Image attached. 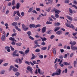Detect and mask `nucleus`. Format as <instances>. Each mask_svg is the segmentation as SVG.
Returning <instances> with one entry per match:
<instances>
[{
    "label": "nucleus",
    "instance_id": "1",
    "mask_svg": "<svg viewBox=\"0 0 77 77\" xmlns=\"http://www.w3.org/2000/svg\"><path fill=\"white\" fill-rule=\"evenodd\" d=\"M12 26H13L14 27H15V28L17 30L19 31V32H21V30L18 27V26H17V22H14L13 23L11 24Z\"/></svg>",
    "mask_w": 77,
    "mask_h": 77
},
{
    "label": "nucleus",
    "instance_id": "2",
    "mask_svg": "<svg viewBox=\"0 0 77 77\" xmlns=\"http://www.w3.org/2000/svg\"><path fill=\"white\" fill-rule=\"evenodd\" d=\"M65 25L67 27H69V28L72 29L73 30H75V26L72 24H71L70 25L69 24L66 23L65 24Z\"/></svg>",
    "mask_w": 77,
    "mask_h": 77
},
{
    "label": "nucleus",
    "instance_id": "3",
    "mask_svg": "<svg viewBox=\"0 0 77 77\" xmlns=\"http://www.w3.org/2000/svg\"><path fill=\"white\" fill-rule=\"evenodd\" d=\"M27 69L28 71H29L31 73V74H32L33 73V72L32 71L33 70V69H32V67L28 66L26 68Z\"/></svg>",
    "mask_w": 77,
    "mask_h": 77
},
{
    "label": "nucleus",
    "instance_id": "4",
    "mask_svg": "<svg viewBox=\"0 0 77 77\" xmlns=\"http://www.w3.org/2000/svg\"><path fill=\"white\" fill-rule=\"evenodd\" d=\"M52 12H55L56 14H59V13H60V11L58 10H57L56 8H54L52 11Z\"/></svg>",
    "mask_w": 77,
    "mask_h": 77
},
{
    "label": "nucleus",
    "instance_id": "5",
    "mask_svg": "<svg viewBox=\"0 0 77 77\" xmlns=\"http://www.w3.org/2000/svg\"><path fill=\"white\" fill-rule=\"evenodd\" d=\"M61 72H62V70L61 69H57L55 72L58 74V75H60L61 74Z\"/></svg>",
    "mask_w": 77,
    "mask_h": 77
},
{
    "label": "nucleus",
    "instance_id": "6",
    "mask_svg": "<svg viewBox=\"0 0 77 77\" xmlns=\"http://www.w3.org/2000/svg\"><path fill=\"white\" fill-rule=\"evenodd\" d=\"M22 29L24 31H26V30H27L28 29H29V28L26 27V26L24 24H23L22 25Z\"/></svg>",
    "mask_w": 77,
    "mask_h": 77
},
{
    "label": "nucleus",
    "instance_id": "7",
    "mask_svg": "<svg viewBox=\"0 0 77 77\" xmlns=\"http://www.w3.org/2000/svg\"><path fill=\"white\" fill-rule=\"evenodd\" d=\"M69 44H71V47H74V45H75L76 44V42H73L72 43V41L70 42L69 43Z\"/></svg>",
    "mask_w": 77,
    "mask_h": 77
},
{
    "label": "nucleus",
    "instance_id": "8",
    "mask_svg": "<svg viewBox=\"0 0 77 77\" xmlns=\"http://www.w3.org/2000/svg\"><path fill=\"white\" fill-rule=\"evenodd\" d=\"M46 30H47V28L46 27H43L42 30V33H45V32L46 31Z\"/></svg>",
    "mask_w": 77,
    "mask_h": 77
},
{
    "label": "nucleus",
    "instance_id": "9",
    "mask_svg": "<svg viewBox=\"0 0 77 77\" xmlns=\"http://www.w3.org/2000/svg\"><path fill=\"white\" fill-rule=\"evenodd\" d=\"M37 71L38 73L39 74H40L42 75V74L44 73V71H43L42 72H41V70H40V69H38Z\"/></svg>",
    "mask_w": 77,
    "mask_h": 77
},
{
    "label": "nucleus",
    "instance_id": "10",
    "mask_svg": "<svg viewBox=\"0 0 77 77\" xmlns=\"http://www.w3.org/2000/svg\"><path fill=\"white\" fill-rule=\"evenodd\" d=\"M71 49H72V50L74 51H75V50H77V46H72V47H71Z\"/></svg>",
    "mask_w": 77,
    "mask_h": 77
},
{
    "label": "nucleus",
    "instance_id": "11",
    "mask_svg": "<svg viewBox=\"0 0 77 77\" xmlns=\"http://www.w3.org/2000/svg\"><path fill=\"white\" fill-rule=\"evenodd\" d=\"M9 40H10V41H15V42H17V40L15 39V38L14 37H10L9 38Z\"/></svg>",
    "mask_w": 77,
    "mask_h": 77
},
{
    "label": "nucleus",
    "instance_id": "12",
    "mask_svg": "<svg viewBox=\"0 0 77 77\" xmlns=\"http://www.w3.org/2000/svg\"><path fill=\"white\" fill-rule=\"evenodd\" d=\"M63 64L64 65H66V66H68V65H70V63H69L66 62H64L63 63Z\"/></svg>",
    "mask_w": 77,
    "mask_h": 77
},
{
    "label": "nucleus",
    "instance_id": "13",
    "mask_svg": "<svg viewBox=\"0 0 77 77\" xmlns=\"http://www.w3.org/2000/svg\"><path fill=\"white\" fill-rule=\"evenodd\" d=\"M41 39H42V42H44V41H47V38L45 37L43 38L40 37Z\"/></svg>",
    "mask_w": 77,
    "mask_h": 77
},
{
    "label": "nucleus",
    "instance_id": "14",
    "mask_svg": "<svg viewBox=\"0 0 77 77\" xmlns=\"http://www.w3.org/2000/svg\"><path fill=\"white\" fill-rule=\"evenodd\" d=\"M27 49V50H26L25 51V54H27V53H29V51H30L29 48H28Z\"/></svg>",
    "mask_w": 77,
    "mask_h": 77
},
{
    "label": "nucleus",
    "instance_id": "15",
    "mask_svg": "<svg viewBox=\"0 0 77 77\" xmlns=\"http://www.w3.org/2000/svg\"><path fill=\"white\" fill-rule=\"evenodd\" d=\"M66 17L68 18V19L70 20V21H72V18L70 16H66Z\"/></svg>",
    "mask_w": 77,
    "mask_h": 77
},
{
    "label": "nucleus",
    "instance_id": "16",
    "mask_svg": "<svg viewBox=\"0 0 77 77\" xmlns=\"http://www.w3.org/2000/svg\"><path fill=\"white\" fill-rule=\"evenodd\" d=\"M60 27H57L55 28L54 30V32H57V30H59L60 29Z\"/></svg>",
    "mask_w": 77,
    "mask_h": 77
},
{
    "label": "nucleus",
    "instance_id": "17",
    "mask_svg": "<svg viewBox=\"0 0 77 77\" xmlns=\"http://www.w3.org/2000/svg\"><path fill=\"white\" fill-rule=\"evenodd\" d=\"M20 3H17L16 5V9H18L19 8H20Z\"/></svg>",
    "mask_w": 77,
    "mask_h": 77
},
{
    "label": "nucleus",
    "instance_id": "18",
    "mask_svg": "<svg viewBox=\"0 0 77 77\" xmlns=\"http://www.w3.org/2000/svg\"><path fill=\"white\" fill-rule=\"evenodd\" d=\"M16 12L17 15H18V16H19V17H20V18H22V17H21V16L20 15V12L19 11H17Z\"/></svg>",
    "mask_w": 77,
    "mask_h": 77
},
{
    "label": "nucleus",
    "instance_id": "19",
    "mask_svg": "<svg viewBox=\"0 0 77 77\" xmlns=\"http://www.w3.org/2000/svg\"><path fill=\"white\" fill-rule=\"evenodd\" d=\"M60 25V23H54L55 26H59Z\"/></svg>",
    "mask_w": 77,
    "mask_h": 77
},
{
    "label": "nucleus",
    "instance_id": "20",
    "mask_svg": "<svg viewBox=\"0 0 77 77\" xmlns=\"http://www.w3.org/2000/svg\"><path fill=\"white\" fill-rule=\"evenodd\" d=\"M17 51L18 50H16L13 52V57L15 56V55L16 54H17Z\"/></svg>",
    "mask_w": 77,
    "mask_h": 77
},
{
    "label": "nucleus",
    "instance_id": "21",
    "mask_svg": "<svg viewBox=\"0 0 77 77\" xmlns=\"http://www.w3.org/2000/svg\"><path fill=\"white\" fill-rule=\"evenodd\" d=\"M35 25L33 24H30L29 25V27L30 28H32V27H33V28L35 27Z\"/></svg>",
    "mask_w": 77,
    "mask_h": 77
},
{
    "label": "nucleus",
    "instance_id": "22",
    "mask_svg": "<svg viewBox=\"0 0 77 77\" xmlns=\"http://www.w3.org/2000/svg\"><path fill=\"white\" fill-rule=\"evenodd\" d=\"M56 34H57V35H61L62 33V31H58L56 32Z\"/></svg>",
    "mask_w": 77,
    "mask_h": 77
},
{
    "label": "nucleus",
    "instance_id": "23",
    "mask_svg": "<svg viewBox=\"0 0 77 77\" xmlns=\"http://www.w3.org/2000/svg\"><path fill=\"white\" fill-rule=\"evenodd\" d=\"M58 75V73H56V72H54L51 74V75L53 77H54V75Z\"/></svg>",
    "mask_w": 77,
    "mask_h": 77
},
{
    "label": "nucleus",
    "instance_id": "24",
    "mask_svg": "<svg viewBox=\"0 0 77 77\" xmlns=\"http://www.w3.org/2000/svg\"><path fill=\"white\" fill-rule=\"evenodd\" d=\"M12 70L14 72H17L18 71V69L15 67L13 68Z\"/></svg>",
    "mask_w": 77,
    "mask_h": 77
},
{
    "label": "nucleus",
    "instance_id": "25",
    "mask_svg": "<svg viewBox=\"0 0 77 77\" xmlns=\"http://www.w3.org/2000/svg\"><path fill=\"white\" fill-rule=\"evenodd\" d=\"M53 53L54 55H55V54H56V48H54L53 49Z\"/></svg>",
    "mask_w": 77,
    "mask_h": 77
},
{
    "label": "nucleus",
    "instance_id": "26",
    "mask_svg": "<svg viewBox=\"0 0 77 77\" xmlns=\"http://www.w3.org/2000/svg\"><path fill=\"white\" fill-rule=\"evenodd\" d=\"M2 41H5V35H2Z\"/></svg>",
    "mask_w": 77,
    "mask_h": 77
},
{
    "label": "nucleus",
    "instance_id": "27",
    "mask_svg": "<svg viewBox=\"0 0 77 77\" xmlns=\"http://www.w3.org/2000/svg\"><path fill=\"white\" fill-rule=\"evenodd\" d=\"M51 30H49L48 31L46 32L47 34L48 35V34H51Z\"/></svg>",
    "mask_w": 77,
    "mask_h": 77
},
{
    "label": "nucleus",
    "instance_id": "28",
    "mask_svg": "<svg viewBox=\"0 0 77 77\" xmlns=\"http://www.w3.org/2000/svg\"><path fill=\"white\" fill-rule=\"evenodd\" d=\"M14 68V66L12 65H11L10 66L9 69V71H11L12 70V69Z\"/></svg>",
    "mask_w": 77,
    "mask_h": 77
},
{
    "label": "nucleus",
    "instance_id": "29",
    "mask_svg": "<svg viewBox=\"0 0 77 77\" xmlns=\"http://www.w3.org/2000/svg\"><path fill=\"white\" fill-rule=\"evenodd\" d=\"M31 31H29L27 32V34L28 35V36H30L31 35Z\"/></svg>",
    "mask_w": 77,
    "mask_h": 77
},
{
    "label": "nucleus",
    "instance_id": "30",
    "mask_svg": "<svg viewBox=\"0 0 77 77\" xmlns=\"http://www.w3.org/2000/svg\"><path fill=\"white\" fill-rule=\"evenodd\" d=\"M32 57L31 58V60H33V59H35V55L33 54H32Z\"/></svg>",
    "mask_w": 77,
    "mask_h": 77
},
{
    "label": "nucleus",
    "instance_id": "31",
    "mask_svg": "<svg viewBox=\"0 0 77 77\" xmlns=\"http://www.w3.org/2000/svg\"><path fill=\"white\" fill-rule=\"evenodd\" d=\"M67 72H68L67 69H66L65 70H64L63 71V73L65 72V73H67Z\"/></svg>",
    "mask_w": 77,
    "mask_h": 77
},
{
    "label": "nucleus",
    "instance_id": "32",
    "mask_svg": "<svg viewBox=\"0 0 77 77\" xmlns=\"http://www.w3.org/2000/svg\"><path fill=\"white\" fill-rule=\"evenodd\" d=\"M40 51L41 50H40L39 48H37L35 50V52H37V53H39V52H40Z\"/></svg>",
    "mask_w": 77,
    "mask_h": 77
},
{
    "label": "nucleus",
    "instance_id": "33",
    "mask_svg": "<svg viewBox=\"0 0 77 77\" xmlns=\"http://www.w3.org/2000/svg\"><path fill=\"white\" fill-rule=\"evenodd\" d=\"M69 12L71 14H73V12L72 10V9L70 8H69Z\"/></svg>",
    "mask_w": 77,
    "mask_h": 77
},
{
    "label": "nucleus",
    "instance_id": "34",
    "mask_svg": "<svg viewBox=\"0 0 77 77\" xmlns=\"http://www.w3.org/2000/svg\"><path fill=\"white\" fill-rule=\"evenodd\" d=\"M16 45H17V46H21V43H16Z\"/></svg>",
    "mask_w": 77,
    "mask_h": 77
},
{
    "label": "nucleus",
    "instance_id": "35",
    "mask_svg": "<svg viewBox=\"0 0 77 77\" xmlns=\"http://www.w3.org/2000/svg\"><path fill=\"white\" fill-rule=\"evenodd\" d=\"M47 49V47H43L41 48L42 50H45Z\"/></svg>",
    "mask_w": 77,
    "mask_h": 77
},
{
    "label": "nucleus",
    "instance_id": "36",
    "mask_svg": "<svg viewBox=\"0 0 77 77\" xmlns=\"http://www.w3.org/2000/svg\"><path fill=\"white\" fill-rule=\"evenodd\" d=\"M18 60H19V63L20 64H21V63H22V60H21L20 59V58L18 59Z\"/></svg>",
    "mask_w": 77,
    "mask_h": 77
},
{
    "label": "nucleus",
    "instance_id": "37",
    "mask_svg": "<svg viewBox=\"0 0 77 77\" xmlns=\"http://www.w3.org/2000/svg\"><path fill=\"white\" fill-rule=\"evenodd\" d=\"M46 24H52V22L50 21H49V22L47 21L46 22Z\"/></svg>",
    "mask_w": 77,
    "mask_h": 77
},
{
    "label": "nucleus",
    "instance_id": "38",
    "mask_svg": "<svg viewBox=\"0 0 77 77\" xmlns=\"http://www.w3.org/2000/svg\"><path fill=\"white\" fill-rule=\"evenodd\" d=\"M41 27V25L38 24L36 26L35 25V28H37V27Z\"/></svg>",
    "mask_w": 77,
    "mask_h": 77
},
{
    "label": "nucleus",
    "instance_id": "39",
    "mask_svg": "<svg viewBox=\"0 0 77 77\" xmlns=\"http://www.w3.org/2000/svg\"><path fill=\"white\" fill-rule=\"evenodd\" d=\"M15 0H13V1H12V6H14V5H15Z\"/></svg>",
    "mask_w": 77,
    "mask_h": 77
},
{
    "label": "nucleus",
    "instance_id": "40",
    "mask_svg": "<svg viewBox=\"0 0 77 77\" xmlns=\"http://www.w3.org/2000/svg\"><path fill=\"white\" fill-rule=\"evenodd\" d=\"M19 20V17L18 16H16V17L15 18V20L16 21H18Z\"/></svg>",
    "mask_w": 77,
    "mask_h": 77
},
{
    "label": "nucleus",
    "instance_id": "41",
    "mask_svg": "<svg viewBox=\"0 0 77 77\" xmlns=\"http://www.w3.org/2000/svg\"><path fill=\"white\" fill-rule=\"evenodd\" d=\"M55 17H56V18H59V15L57 14H55Z\"/></svg>",
    "mask_w": 77,
    "mask_h": 77
},
{
    "label": "nucleus",
    "instance_id": "42",
    "mask_svg": "<svg viewBox=\"0 0 77 77\" xmlns=\"http://www.w3.org/2000/svg\"><path fill=\"white\" fill-rule=\"evenodd\" d=\"M25 63H26V64H28V65H30V63H30L27 61H26V60L25 61Z\"/></svg>",
    "mask_w": 77,
    "mask_h": 77
},
{
    "label": "nucleus",
    "instance_id": "43",
    "mask_svg": "<svg viewBox=\"0 0 77 77\" xmlns=\"http://www.w3.org/2000/svg\"><path fill=\"white\" fill-rule=\"evenodd\" d=\"M29 39H31V40H34V38L33 37H32L31 36H29Z\"/></svg>",
    "mask_w": 77,
    "mask_h": 77
},
{
    "label": "nucleus",
    "instance_id": "44",
    "mask_svg": "<svg viewBox=\"0 0 77 77\" xmlns=\"http://www.w3.org/2000/svg\"><path fill=\"white\" fill-rule=\"evenodd\" d=\"M19 53L21 54H24V52H23V51H19Z\"/></svg>",
    "mask_w": 77,
    "mask_h": 77
},
{
    "label": "nucleus",
    "instance_id": "45",
    "mask_svg": "<svg viewBox=\"0 0 77 77\" xmlns=\"http://www.w3.org/2000/svg\"><path fill=\"white\" fill-rule=\"evenodd\" d=\"M15 75L17 76H18V75H20V72H16L15 74Z\"/></svg>",
    "mask_w": 77,
    "mask_h": 77
},
{
    "label": "nucleus",
    "instance_id": "46",
    "mask_svg": "<svg viewBox=\"0 0 77 77\" xmlns=\"http://www.w3.org/2000/svg\"><path fill=\"white\" fill-rule=\"evenodd\" d=\"M65 3H69V0H66L65 2Z\"/></svg>",
    "mask_w": 77,
    "mask_h": 77
},
{
    "label": "nucleus",
    "instance_id": "47",
    "mask_svg": "<svg viewBox=\"0 0 77 77\" xmlns=\"http://www.w3.org/2000/svg\"><path fill=\"white\" fill-rule=\"evenodd\" d=\"M15 14H17V11H14L13 13V16L15 17Z\"/></svg>",
    "mask_w": 77,
    "mask_h": 77
},
{
    "label": "nucleus",
    "instance_id": "48",
    "mask_svg": "<svg viewBox=\"0 0 77 77\" xmlns=\"http://www.w3.org/2000/svg\"><path fill=\"white\" fill-rule=\"evenodd\" d=\"M17 35V33H15L14 34H13L11 35V36L12 37H14V36H16V35Z\"/></svg>",
    "mask_w": 77,
    "mask_h": 77
},
{
    "label": "nucleus",
    "instance_id": "49",
    "mask_svg": "<svg viewBox=\"0 0 77 77\" xmlns=\"http://www.w3.org/2000/svg\"><path fill=\"white\" fill-rule=\"evenodd\" d=\"M76 63H77L76 61H74V63H73L74 67H75V66L76 65Z\"/></svg>",
    "mask_w": 77,
    "mask_h": 77
},
{
    "label": "nucleus",
    "instance_id": "50",
    "mask_svg": "<svg viewBox=\"0 0 77 77\" xmlns=\"http://www.w3.org/2000/svg\"><path fill=\"white\" fill-rule=\"evenodd\" d=\"M32 12L33 13H34V14H38V12H36V11H35V10H33L32 11Z\"/></svg>",
    "mask_w": 77,
    "mask_h": 77
},
{
    "label": "nucleus",
    "instance_id": "51",
    "mask_svg": "<svg viewBox=\"0 0 77 77\" xmlns=\"http://www.w3.org/2000/svg\"><path fill=\"white\" fill-rule=\"evenodd\" d=\"M11 48V50L12 51H14V48H13L12 46H10Z\"/></svg>",
    "mask_w": 77,
    "mask_h": 77
},
{
    "label": "nucleus",
    "instance_id": "52",
    "mask_svg": "<svg viewBox=\"0 0 77 77\" xmlns=\"http://www.w3.org/2000/svg\"><path fill=\"white\" fill-rule=\"evenodd\" d=\"M39 57L40 59H42L43 58V55H40L39 56Z\"/></svg>",
    "mask_w": 77,
    "mask_h": 77
},
{
    "label": "nucleus",
    "instance_id": "53",
    "mask_svg": "<svg viewBox=\"0 0 77 77\" xmlns=\"http://www.w3.org/2000/svg\"><path fill=\"white\" fill-rule=\"evenodd\" d=\"M68 57V56L67 55V54H65V56H64L63 57L65 59H66V57Z\"/></svg>",
    "mask_w": 77,
    "mask_h": 77
},
{
    "label": "nucleus",
    "instance_id": "54",
    "mask_svg": "<svg viewBox=\"0 0 77 77\" xmlns=\"http://www.w3.org/2000/svg\"><path fill=\"white\" fill-rule=\"evenodd\" d=\"M32 8H30L29 10L28 11V12H30L32 11Z\"/></svg>",
    "mask_w": 77,
    "mask_h": 77
},
{
    "label": "nucleus",
    "instance_id": "55",
    "mask_svg": "<svg viewBox=\"0 0 77 77\" xmlns=\"http://www.w3.org/2000/svg\"><path fill=\"white\" fill-rule=\"evenodd\" d=\"M5 70H2L0 74H3L4 73H5Z\"/></svg>",
    "mask_w": 77,
    "mask_h": 77
},
{
    "label": "nucleus",
    "instance_id": "56",
    "mask_svg": "<svg viewBox=\"0 0 77 77\" xmlns=\"http://www.w3.org/2000/svg\"><path fill=\"white\" fill-rule=\"evenodd\" d=\"M11 44L12 45H15V42H14V41H13L11 42Z\"/></svg>",
    "mask_w": 77,
    "mask_h": 77
},
{
    "label": "nucleus",
    "instance_id": "57",
    "mask_svg": "<svg viewBox=\"0 0 77 77\" xmlns=\"http://www.w3.org/2000/svg\"><path fill=\"white\" fill-rule=\"evenodd\" d=\"M21 15L23 17L24 16V12H22L21 13Z\"/></svg>",
    "mask_w": 77,
    "mask_h": 77
},
{
    "label": "nucleus",
    "instance_id": "58",
    "mask_svg": "<svg viewBox=\"0 0 77 77\" xmlns=\"http://www.w3.org/2000/svg\"><path fill=\"white\" fill-rule=\"evenodd\" d=\"M5 48L6 50H8V49H10V47L6 46L5 47Z\"/></svg>",
    "mask_w": 77,
    "mask_h": 77
},
{
    "label": "nucleus",
    "instance_id": "59",
    "mask_svg": "<svg viewBox=\"0 0 77 77\" xmlns=\"http://www.w3.org/2000/svg\"><path fill=\"white\" fill-rule=\"evenodd\" d=\"M74 55V53H72L70 55V57H72V56H73Z\"/></svg>",
    "mask_w": 77,
    "mask_h": 77
},
{
    "label": "nucleus",
    "instance_id": "60",
    "mask_svg": "<svg viewBox=\"0 0 77 77\" xmlns=\"http://www.w3.org/2000/svg\"><path fill=\"white\" fill-rule=\"evenodd\" d=\"M73 20L75 21H77V17H75L73 19Z\"/></svg>",
    "mask_w": 77,
    "mask_h": 77
},
{
    "label": "nucleus",
    "instance_id": "61",
    "mask_svg": "<svg viewBox=\"0 0 77 77\" xmlns=\"http://www.w3.org/2000/svg\"><path fill=\"white\" fill-rule=\"evenodd\" d=\"M54 38V35H51L50 37L51 39H53Z\"/></svg>",
    "mask_w": 77,
    "mask_h": 77
},
{
    "label": "nucleus",
    "instance_id": "62",
    "mask_svg": "<svg viewBox=\"0 0 77 77\" xmlns=\"http://www.w3.org/2000/svg\"><path fill=\"white\" fill-rule=\"evenodd\" d=\"M77 32H73L72 33V35L73 36H75V35H77Z\"/></svg>",
    "mask_w": 77,
    "mask_h": 77
},
{
    "label": "nucleus",
    "instance_id": "63",
    "mask_svg": "<svg viewBox=\"0 0 77 77\" xmlns=\"http://www.w3.org/2000/svg\"><path fill=\"white\" fill-rule=\"evenodd\" d=\"M8 63H4L3 64V66H7L8 65Z\"/></svg>",
    "mask_w": 77,
    "mask_h": 77
},
{
    "label": "nucleus",
    "instance_id": "64",
    "mask_svg": "<svg viewBox=\"0 0 77 77\" xmlns=\"http://www.w3.org/2000/svg\"><path fill=\"white\" fill-rule=\"evenodd\" d=\"M73 3H74L75 5H77V1H74L73 2Z\"/></svg>",
    "mask_w": 77,
    "mask_h": 77
}]
</instances>
